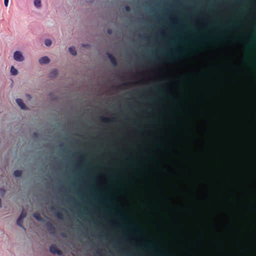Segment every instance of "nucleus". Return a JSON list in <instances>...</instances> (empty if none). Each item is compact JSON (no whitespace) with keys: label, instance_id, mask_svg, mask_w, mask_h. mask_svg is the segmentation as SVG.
<instances>
[{"label":"nucleus","instance_id":"864d4df0","mask_svg":"<svg viewBox=\"0 0 256 256\" xmlns=\"http://www.w3.org/2000/svg\"><path fill=\"white\" fill-rule=\"evenodd\" d=\"M86 211H88L89 210H88V209L86 208Z\"/></svg>","mask_w":256,"mask_h":256},{"label":"nucleus","instance_id":"0e129e2a","mask_svg":"<svg viewBox=\"0 0 256 256\" xmlns=\"http://www.w3.org/2000/svg\"><path fill=\"white\" fill-rule=\"evenodd\" d=\"M94 256H96V255H94Z\"/></svg>","mask_w":256,"mask_h":256},{"label":"nucleus","instance_id":"3c124183","mask_svg":"<svg viewBox=\"0 0 256 256\" xmlns=\"http://www.w3.org/2000/svg\"><path fill=\"white\" fill-rule=\"evenodd\" d=\"M96 224H100V223H98V222H96Z\"/></svg>","mask_w":256,"mask_h":256},{"label":"nucleus","instance_id":"7ed1b4c3","mask_svg":"<svg viewBox=\"0 0 256 256\" xmlns=\"http://www.w3.org/2000/svg\"><path fill=\"white\" fill-rule=\"evenodd\" d=\"M13 58L17 62H22L24 60L23 54L20 50H16L14 52Z\"/></svg>","mask_w":256,"mask_h":256},{"label":"nucleus","instance_id":"13d9d810","mask_svg":"<svg viewBox=\"0 0 256 256\" xmlns=\"http://www.w3.org/2000/svg\"><path fill=\"white\" fill-rule=\"evenodd\" d=\"M138 128H140V125H138Z\"/></svg>","mask_w":256,"mask_h":256},{"label":"nucleus","instance_id":"c9c22d12","mask_svg":"<svg viewBox=\"0 0 256 256\" xmlns=\"http://www.w3.org/2000/svg\"><path fill=\"white\" fill-rule=\"evenodd\" d=\"M64 146V143L62 142H61L60 144V147H63Z\"/></svg>","mask_w":256,"mask_h":256},{"label":"nucleus","instance_id":"2f4dec72","mask_svg":"<svg viewBox=\"0 0 256 256\" xmlns=\"http://www.w3.org/2000/svg\"><path fill=\"white\" fill-rule=\"evenodd\" d=\"M0 192H2L3 194H4V193H5V190L4 188H0Z\"/></svg>","mask_w":256,"mask_h":256},{"label":"nucleus","instance_id":"de8ad7c7","mask_svg":"<svg viewBox=\"0 0 256 256\" xmlns=\"http://www.w3.org/2000/svg\"><path fill=\"white\" fill-rule=\"evenodd\" d=\"M166 134H168V130H166Z\"/></svg>","mask_w":256,"mask_h":256},{"label":"nucleus","instance_id":"bf43d9fd","mask_svg":"<svg viewBox=\"0 0 256 256\" xmlns=\"http://www.w3.org/2000/svg\"><path fill=\"white\" fill-rule=\"evenodd\" d=\"M101 234H104V232H101Z\"/></svg>","mask_w":256,"mask_h":256},{"label":"nucleus","instance_id":"7c9ffc66","mask_svg":"<svg viewBox=\"0 0 256 256\" xmlns=\"http://www.w3.org/2000/svg\"><path fill=\"white\" fill-rule=\"evenodd\" d=\"M8 0H4V6L7 7L8 6Z\"/></svg>","mask_w":256,"mask_h":256},{"label":"nucleus","instance_id":"f03ea898","mask_svg":"<svg viewBox=\"0 0 256 256\" xmlns=\"http://www.w3.org/2000/svg\"><path fill=\"white\" fill-rule=\"evenodd\" d=\"M100 119L102 122L107 124L116 123L118 122V118L115 116H100Z\"/></svg>","mask_w":256,"mask_h":256},{"label":"nucleus","instance_id":"cd10ccee","mask_svg":"<svg viewBox=\"0 0 256 256\" xmlns=\"http://www.w3.org/2000/svg\"><path fill=\"white\" fill-rule=\"evenodd\" d=\"M32 135H33L34 137L35 138H38L40 136L39 133L36 132H34Z\"/></svg>","mask_w":256,"mask_h":256},{"label":"nucleus","instance_id":"6e6d98bb","mask_svg":"<svg viewBox=\"0 0 256 256\" xmlns=\"http://www.w3.org/2000/svg\"><path fill=\"white\" fill-rule=\"evenodd\" d=\"M102 134H105V133L104 132H102Z\"/></svg>","mask_w":256,"mask_h":256},{"label":"nucleus","instance_id":"37998d69","mask_svg":"<svg viewBox=\"0 0 256 256\" xmlns=\"http://www.w3.org/2000/svg\"><path fill=\"white\" fill-rule=\"evenodd\" d=\"M108 33L109 34H111V30H108Z\"/></svg>","mask_w":256,"mask_h":256},{"label":"nucleus","instance_id":"603ef678","mask_svg":"<svg viewBox=\"0 0 256 256\" xmlns=\"http://www.w3.org/2000/svg\"><path fill=\"white\" fill-rule=\"evenodd\" d=\"M160 76L162 77V75L161 74H159Z\"/></svg>","mask_w":256,"mask_h":256},{"label":"nucleus","instance_id":"72a5a7b5","mask_svg":"<svg viewBox=\"0 0 256 256\" xmlns=\"http://www.w3.org/2000/svg\"><path fill=\"white\" fill-rule=\"evenodd\" d=\"M104 236H105V238L106 239H108L109 238V236L108 234H104Z\"/></svg>","mask_w":256,"mask_h":256},{"label":"nucleus","instance_id":"bb28decb","mask_svg":"<svg viewBox=\"0 0 256 256\" xmlns=\"http://www.w3.org/2000/svg\"><path fill=\"white\" fill-rule=\"evenodd\" d=\"M77 194L80 196V198L82 200H84V195L81 192H78V193H77Z\"/></svg>","mask_w":256,"mask_h":256},{"label":"nucleus","instance_id":"09e8293b","mask_svg":"<svg viewBox=\"0 0 256 256\" xmlns=\"http://www.w3.org/2000/svg\"><path fill=\"white\" fill-rule=\"evenodd\" d=\"M62 150H64L66 149H65V148H62Z\"/></svg>","mask_w":256,"mask_h":256},{"label":"nucleus","instance_id":"393cba45","mask_svg":"<svg viewBox=\"0 0 256 256\" xmlns=\"http://www.w3.org/2000/svg\"><path fill=\"white\" fill-rule=\"evenodd\" d=\"M120 251L122 252H124V253H126V254H128L129 256H131V253L128 251H127L126 248H120Z\"/></svg>","mask_w":256,"mask_h":256},{"label":"nucleus","instance_id":"423d86ee","mask_svg":"<svg viewBox=\"0 0 256 256\" xmlns=\"http://www.w3.org/2000/svg\"><path fill=\"white\" fill-rule=\"evenodd\" d=\"M164 96H256V95H164Z\"/></svg>","mask_w":256,"mask_h":256},{"label":"nucleus","instance_id":"a18cd8bd","mask_svg":"<svg viewBox=\"0 0 256 256\" xmlns=\"http://www.w3.org/2000/svg\"><path fill=\"white\" fill-rule=\"evenodd\" d=\"M102 236H103V235H102V234H100V235H99V236H98V238H101L102 237Z\"/></svg>","mask_w":256,"mask_h":256},{"label":"nucleus","instance_id":"f704fd0d","mask_svg":"<svg viewBox=\"0 0 256 256\" xmlns=\"http://www.w3.org/2000/svg\"><path fill=\"white\" fill-rule=\"evenodd\" d=\"M202 20H204L206 22V24H208V20H206V19H205L204 18H202Z\"/></svg>","mask_w":256,"mask_h":256},{"label":"nucleus","instance_id":"5fc2aeb1","mask_svg":"<svg viewBox=\"0 0 256 256\" xmlns=\"http://www.w3.org/2000/svg\"><path fill=\"white\" fill-rule=\"evenodd\" d=\"M104 197H102V198H101V199H102V200H104Z\"/></svg>","mask_w":256,"mask_h":256},{"label":"nucleus","instance_id":"e433bc0d","mask_svg":"<svg viewBox=\"0 0 256 256\" xmlns=\"http://www.w3.org/2000/svg\"><path fill=\"white\" fill-rule=\"evenodd\" d=\"M126 10L127 11H129V10H130V7H129L128 6H126Z\"/></svg>","mask_w":256,"mask_h":256},{"label":"nucleus","instance_id":"c03bdc74","mask_svg":"<svg viewBox=\"0 0 256 256\" xmlns=\"http://www.w3.org/2000/svg\"><path fill=\"white\" fill-rule=\"evenodd\" d=\"M2 206V200H1V198H0V207Z\"/></svg>","mask_w":256,"mask_h":256},{"label":"nucleus","instance_id":"aec40b11","mask_svg":"<svg viewBox=\"0 0 256 256\" xmlns=\"http://www.w3.org/2000/svg\"><path fill=\"white\" fill-rule=\"evenodd\" d=\"M22 172L20 170H16L14 172V175L16 178H19L22 176Z\"/></svg>","mask_w":256,"mask_h":256},{"label":"nucleus","instance_id":"a19ab883","mask_svg":"<svg viewBox=\"0 0 256 256\" xmlns=\"http://www.w3.org/2000/svg\"><path fill=\"white\" fill-rule=\"evenodd\" d=\"M154 138H155V140H156L157 139V136H156V134H154Z\"/></svg>","mask_w":256,"mask_h":256},{"label":"nucleus","instance_id":"4468645a","mask_svg":"<svg viewBox=\"0 0 256 256\" xmlns=\"http://www.w3.org/2000/svg\"><path fill=\"white\" fill-rule=\"evenodd\" d=\"M129 98V99H132V98H180V97H127ZM198 98H204L205 97H198Z\"/></svg>","mask_w":256,"mask_h":256},{"label":"nucleus","instance_id":"6e6552de","mask_svg":"<svg viewBox=\"0 0 256 256\" xmlns=\"http://www.w3.org/2000/svg\"><path fill=\"white\" fill-rule=\"evenodd\" d=\"M66 202L72 204L75 207H79L80 204L78 202L75 198L68 196L66 199Z\"/></svg>","mask_w":256,"mask_h":256},{"label":"nucleus","instance_id":"ddd939ff","mask_svg":"<svg viewBox=\"0 0 256 256\" xmlns=\"http://www.w3.org/2000/svg\"><path fill=\"white\" fill-rule=\"evenodd\" d=\"M34 218L38 222H44V220L38 212H35L33 214Z\"/></svg>","mask_w":256,"mask_h":256},{"label":"nucleus","instance_id":"c85d7f7f","mask_svg":"<svg viewBox=\"0 0 256 256\" xmlns=\"http://www.w3.org/2000/svg\"><path fill=\"white\" fill-rule=\"evenodd\" d=\"M129 238L130 240H134V233H132L130 234H129Z\"/></svg>","mask_w":256,"mask_h":256},{"label":"nucleus","instance_id":"f257e3e1","mask_svg":"<svg viewBox=\"0 0 256 256\" xmlns=\"http://www.w3.org/2000/svg\"><path fill=\"white\" fill-rule=\"evenodd\" d=\"M85 159L82 154L76 157V164L74 165V168L80 170H82L84 166Z\"/></svg>","mask_w":256,"mask_h":256},{"label":"nucleus","instance_id":"4be33fe9","mask_svg":"<svg viewBox=\"0 0 256 256\" xmlns=\"http://www.w3.org/2000/svg\"><path fill=\"white\" fill-rule=\"evenodd\" d=\"M126 153L128 154V160L130 164H132V156L130 152L129 151L128 149V148H126Z\"/></svg>","mask_w":256,"mask_h":256},{"label":"nucleus","instance_id":"b1692460","mask_svg":"<svg viewBox=\"0 0 256 256\" xmlns=\"http://www.w3.org/2000/svg\"><path fill=\"white\" fill-rule=\"evenodd\" d=\"M58 74V71L56 69H54L52 70L50 73V76L54 77L55 76Z\"/></svg>","mask_w":256,"mask_h":256},{"label":"nucleus","instance_id":"4c0bfd02","mask_svg":"<svg viewBox=\"0 0 256 256\" xmlns=\"http://www.w3.org/2000/svg\"><path fill=\"white\" fill-rule=\"evenodd\" d=\"M58 209L60 210H62V212L65 211V210L64 208H60Z\"/></svg>","mask_w":256,"mask_h":256},{"label":"nucleus","instance_id":"a211bd4d","mask_svg":"<svg viewBox=\"0 0 256 256\" xmlns=\"http://www.w3.org/2000/svg\"><path fill=\"white\" fill-rule=\"evenodd\" d=\"M150 77V76H143L142 78L140 80L136 82H140L141 84H146L148 82V79Z\"/></svg>","mask_w":256,"mask_h":256},{"label":"nucleus","instance_id":"9d476101","mask_svg":"<svg viewBox=\"0 0 256 256\" xmlns=\"http://www.w3.org/2000/svg\"><path fill=\"white\" fill-rule=\"evenodd\" d=\"M46 226L48 231L50 232V233H53L56 231V228L51 222H47L46 224Z\"/></svg>","mask_w":256,"mask_h":256},{"label":"nucleus","instance_id":"8fccbe9b","mask_svg":"<svg viewBox=\"0 0 256 256\" xmlns=\"http://www.w3.org/2000/svg\"><path fill=\"white\" fill-rule=\"evenodd\" d=\"M90 174L92 175V172H90Z\"/></svg>","mask_w":256,"mask_h":256},{"label":"nucleus","instance_id":"680f3d73","mask_svg":"<svg viewBox=\"0 0 256 256\" xmlns=\"http://www.w3.org/2000/svg\"><path fill=\"white\" fill-rule=\"evenodd\" d=\"M74 156H76V154L75 153L74 154Z\"/></svg>","mask_w":256,"mask_h":256},{"label":"nucleus","instance_id":"c756f323","mask_svg":"<svg viewBox=\"0 0 256 256\" xmlns=\"http://www.w3.org/2000/svg\"><path fill=\"white\" fill-rule=\"evenodd\" d=\"M62 188H64V192H66V188L64 186V184H62L60 186V191H62Z\"/></svg>","mask_w":256,"mask_h":256},{"label":"nucleus","instance_id":"20e7f679","mask_svg":"<svg viewBox=\"0 0 256 256\" xmlns=\"http://www.w3.org/2000/svg\"><path fill=\"white\" fill-rule=\"evenodd\" d=\"M50 252L52 254H56L60 256H63V253L56 246L52 244L50 246Z\"/></svg>","mask_w":256,"mask_h":256},{"label":"nucleus","instance_id":"4d7b16f0","mask_svg":"<svg viewBox=\"0 0 256 256\" xmlns=\"http://www.w3.org/2000/svg\"><path fill=\"white\" fill-rule=\"evenodd\" d=\"M26 96H30V94H28Z\"/></svg>","mask_w":256,"mask_h":256},{"label":"nucleus","instance_id":"49530a36","mask_svg":"<svg viewBox=\"0 0 256 256\" xmlns=\"http://www.w3.org/2000/svg\"><path fill=\"white\" fill-rule=\"evenodd\" d=\"M164 76L165 77H168V74H164Z\"/></svg>","mask_w":256,"mask_h":256},{"label":"nucleus","instance_id":"2eb2a0df","mask_svg":"<svg viewBox=\"0 0 256 256\" xmlns=\"http://www.w3.org/2000/svg\"><path fill=\"white\" fill-rule=\"evenodd\" d=\"M10 73L11 75L16 76L18 74V71L14 66H12L10 68Z\"/></svg>","mask_w":256,"mask_h":256},{"label":"nucleus","instance_id":"f8f14e48","mask_svg":"<svg viewBox=\"0 0 256 256\" xmlns=\"http://www.w3.org/2000/svg\"><path fill=\"white\" fill-rule=\"evenodd\" d=\"M108 57L110 61V62L112 63V64L114 66H116L117 65V61L116 58L112 54L108 53Z\"/></svg>","mask_w":256,"mask_h":256},{"label":"nucleus","instance_id":"5701e85b","mask_svg":"<svg viewBox=\"0 0 256 256\" xmlns=\"http://www.w3.org/2000/svg\"><path fill=\"white\" fill-rule=\"evenodd\" d=\"M52 44V40L50 39H46L44 40V44L47 46H50Z\"/></svg>","mask_w":256,"mask_h":256},{"label":"nucleus","instance_id":"473e14b6","mask_svg":"<svg viewBox=\"0 0 256 256\" xmlns=\"http://www.w3.org/2000/svg\"><path fill=\"white\" fill-rule=\"evenodd\" d=\"M160 34L162 35V36H164L165 35V32L162 30L160 32Z\"/></svg>","mask_w":256,"mask_h":256},{"label":"nucleus","instance_id":"9b49d317","mask_svg":"<svg viewBox=\"0 0 256 256\" xmlns=\"http://www.w3.org/2000/svg\"><path fill=\"white\" fill-rule=\"evenodd\" d=\"M50 62V60L47 56L42 57L38 60V62L40 64H48Z\"/></svg>","mask_w":256,"mask_h":256},{"label":"nucleus","instance_id":"6ab92c4d","mask_svg":"<svg viewBox=\"0 0 256 256\" xmlns=\"http://www.w3.org/2000/svg\"><path fill=\"white\" fill-rule=\"evenodd\" d=\"M68 51L72 55L75 56L76 54V51L74 46L70 47L68 48Z\"/></svg>","mask_w":256,"mask_h":256},{"label":"nucleus","instance_id":"052dcab7","mask_svg":"<svg viewBox=\"0 0 256 256\" xmlns=\"http://www.w3.org/2000/svg\"><path fill=\"white\" fill-rule=\"evenodd\" d=\"M62 236H64H64H65V235H64V234H62Z\"/></svg>","mask_w":256,"mask_h":256},{"label":"nucleus","instance_id":"e2e57ef3","mask_svg":"<svg viewBox=\"0 0 256 256\" xmlns=\"http://www.w3.org/2000/svg\"><path fill=\"white\" fill-rule=\"evenodd\" d=\"M109 98H111L112 97H111V96H110Z\"/></svg>","mask_w":256,"mask_h":256},{"label":"nucleus","instance_id":"a878e982","mask_svg":"<svg viewBox=\"0 0 256 256\" xmlns=\"http://www.w3.org/2000/svg\"><path fill=\"white\" fill-rule=\"evenodd\" d=\"M96 254H98V256H104L103 254H102V250H100V249H98L96 251Z\"/></svg>","mask_w":256,"mask_h":256},{"label":"nucleus","instance_id":"39448f33","mask_svg":"<svg viewBox=\"0 0 256 256\" xmlns=\"http://www.w3.org/2000/svg\"><path fill=\"white\" fill-rule=\"evenodd\" d=\"M26 212H22V213L20 214L18 216L17 220H16V224L20 227L25 229V228L23 226V220H22L26 218Z\"/></svg>","mask_w":256,"mask_h":256},{"label":"nucleus","instance_id":"dca6fc26","mask_svg":"<svg viewBox=\"0 0 256 256\" xmlns=\"http://www.w3.org/2000/svg\"><path fill=\"white\" fill-rule=\"evenodd\" d=\"M108 224L112 227L113 228H118L120 226V224H118V222L114 220L110 221Z\"/></svg>","mask_w":256,"mask_h":256},{"label":"nucleus","instance_id":"0eeeda50","mask_svg":"<svg viewBox=\"0 0 256 256\" xmlns=\"http://www.w3.org/2000/svg\"><path fill=\"white\" fill-rule=\"evenodd\" d=\"M52 212L54 213L55 216L60 220H62L64 219V216L62 212L56 211V208L54 206H52L50 208Z\"/></svg>","mask_w":256,"mask_h":256},{"label":"nucleus","instance_id":"58836bf2","mask_svg":"<svg viewBox=\"0 0 256 256\" xmlns=\"http://www.w3.org/2000/svg\"><path fill=\"white\" fill-rule=\"evenodd\" d=\"M52 98H53L52 100H56L58 99V97L55 96V97H52Z\"/></svg>","mask_w":256,"mask_h":256},{"label":"nucleus","instance_id":"ea45409f","mask_svg":"<svg viewBox=\"0 0 256 256\" xmlns=\"http://www.w3.org/2000/svg\"><path fill=\"white\" fill-rule=\"evenodd\" d=\"M174 82H176V83H178V82L179 80H178V79H176V80H174Z\"/></svg>","mask_w":256,"mask_h":256},{"label":"nucleus","instance_id":"1a4fd4ad","mask_svg":"<svg viewBox=\"0 0 256 256\" xmlns=\"http://www.w3.org/2000/svg\"><path fill=\"white\" fill-rule=\"evenodd\" d=\"M16 101L18 105L20 108L22 110H27L28 109V108L26 106L22 98H16Z\"/></svg>","mask_w":256,"mask_h":256},{"label":"nucleus","instance_id":"f3484780","mask_svg":"<svg viewBox=\"0 0 256 256\" xmlns=\"http://www.w3.org/2000/svg\"><path fill=\"white\" fill-rule=\"evenodd\" d=\"M34 4L36 8L40 9L42 7L41 0H34Z\"/></svg>","mask_w":256,"mask_h":256},{"label":"nucleus","instance_id":"79ce46f5","mask_svg":"<svg viewBox=\"0 0 256 256\" xmlns=\"http://www.w3.org/2000/svg\"><path fill=\"white\" fill-rule=\"evenodd\" d=\"M78 217H80V218H82V213H80L78 215Z\"/></svg>","mask_w":256,"mask_h":256},{"label":"nucleus","instance_id":"412c9836","mask_svg":"<svg viewBox=\"0 0 256 256\" xmlns=\"http://www.w3.org/2000/svg\"><path fill=\"white\" fill-rule=\"evenodd\" d=\"M169 19L171 20L172 24H178V17L170 18Z\"/></svg>","mask_w":256,"mask_h":256}]
</instances>
